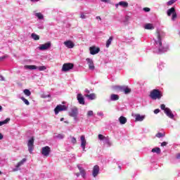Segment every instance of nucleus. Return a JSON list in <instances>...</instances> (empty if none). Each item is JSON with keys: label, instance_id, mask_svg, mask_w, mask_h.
Wrapping results in <instances>:
<instances>
[{"label": "nucleus", "instance_id": "nucleus-15", "mask_svg": "<svg viewBox=\"0 0 180 180\" xmlns=\"http://www.w3.org/2000/svg\"><path fill=\"white\" fill-rule=\"evenodd\" d=\"M89 50L91 56H95V54H98L101 51V49L96 48V46H91L89 48Z\"/></svg>", "mask_w": 180, "mask_h": 180}, {"label": "nucleus", "instance_id": "nucleus-44", "mask_svg": "<svg viewBox=\"0 0 180 180\" xmlns=\"http://www.w3.org/2000/svg\"><path fill=\"white\" fill-rule=\"evenodd\" d=\"M97 116H100L101 117H103V112L100 111L97 112Z\"/></svg>", "mask_w": 180, "mask_h": 180}, {"label": "nucleus", "instance_id": "nucleus-61", "mask_svg": "<svg viewBox=\"0 0 180 180\" xmlns=\"http://www.w3.org/2000/svg\"><path fill=\"white\" fill-rule=\"evenodd\" d=\"M64 120V118H60V122H63Z\"/></svg>", "mask_w": 180, "mask_h": 180}, {"label": "nucleus", "instance_id": "nucleus-19", "mask_svg": "<svg viewBox=\"0 0 180 180\" xmlns=\"http://www.w3.org/2000/svg\"><path fill=\"white\" fill-rule=\"evenodd\" d=\"M81 140V148H82L83 151H85V147L86 146V140L85 139V136L82 135L80 137Z\"/></svg>", "mask_w": 180, "mask_h": 180}, {"label": "nucleus", "instance_id": "nucleus-41", "mask_svg": "<svg viewBox=\"0 0 180 180\" xmlns=\"http://www.w3.org/2000/svg\"><path fill=\"white\" fill-rule=\"evenodd\" d=\"M94 115V111H92V110H89L88 112H87V116L89 117H91V116H92Z\"/></svg>", "mask_w": 180, "mask_h": 180}, {"label": "nucleus", "instance_id": "nucleus-24", "mask_svg": "<svg viewBox=\"0 0 180 180\" xmlns=\"http://www.w3.org/2000/svg\"><path fill=\"white\" fill-rule=\"evenodd\" d=\"M86 98H88V99H90V101H94V99H96V95H95V94H86Z\"/></svg>", "mask_w": 180, "mask_h": 180}, {"label": "nucleus", "instance_id": "nucleus-63", "mask_svg": "<svg viewBox=\"0 0 180 180\" xmlns=\"http://www.w3.org/2000/svg\"><path fill=\"white\" fill-rule=\"evenodd\" d=\"M50 96H51L50 94H49V95H48V98H50Z\"/></svg>", "mask_w": 180, "mask_h": 180}, {"label": "nucleus", "instance_id": "nucleus-1", "mask_svg": "<svg viewBox=\"0 0 180 180\" xmlns=\"http://www.w3.org/2000/svg\"><path fill=\"white\" fill-rule=\"evenodd\" d=\"M162 37H164V33L158 32L156 38L154 39V45L152 49L155 54H162L169 51V45L162 43Z\"/></svg>", "mask_w": 180, "mask_h": 180}, {"label": "nucleus", "instance_id": "nucleus-11", "mask_svg": "<svg viewBox=\"0 0 180 180\" xmlns=\"http://www.w3.org/2000/svg\"><path fill=\"white\" fill-rule=\"evenodd\" d=\"M118 89L121 92H124V94H125V95H127V94H130V92H131V89L130 88H129L127 86H118Z\"/></svg>", "mask_w": 180, "mask_h": 180}, {"label": "nucleus", "instance_id": "nucleus-54", "mask_svg": "<svg viewBox=\"0 0 180 180\" xmlns=\"http://www.w3.org/2000/svg\"><path fill=\"white\" fill-rule=\"evenodd\" d=\"M176 158L177 160H179V159H180V153H178V154L176 155Z\"/></svg>", "mask_w": 180, "mask_h": 180}, {"label": "nucleus", "instance_id": "nucleus-28", "mask_svg": "<svg viewBox=\"0 0 180 180\" xmlns=\"http://www.w3.org/2000/svg\"><path fill=\"white\" fill-rule=\"evenodd\" d=\"M11 122V118H6L4 121H0V126H4V124H8Z\"/></svg>", "mask_w": 180, "mask_h": 180}, {"label": "nucleus", "instance_id": "nucleus-50", "mask_svg": "<svg viewBox=\"0 0 180 180\" xmlns=\"http://www.w3.org/2000/svg\"><path fill=\"white\" fill-rule=\"evenodd\" d=\"M6 57H7L6 56H1V57H0L1 61L5 60V58H6Z\"/></svg>", "mask_w": 180, "mask_h": 180}, {"label": "nucleus", "instance_id": "nucleus-18", "mask_svg": "<svg viewBox=\"0 0 180 180\" xmlns=\"http://www.w3.org/2000/svg\"><path fill=\"white\" fill-rule=\"evenodd\" d=\"M77 99L79 105H85V98H84V96H82V94H78L77 95Z\"/></svg>", "mask_w": 180, "mask_h": 180}, {"label": "nucleus", "instance_id": "nucleus-26", "mask_svg": "<svg viewBox=\"0 0 180 180\" xmlns=\"http://www.w3.org/2000/svg\"><path fill=\"white\" fill-rule=\"evenodd\" d=\"M113 40V37H110L106 41L105 44V47H107V49L109 47V46H110V44H112V41Z\"/></svg>", "mask_w": 180, "mask_h": 180}, {"label": "nucleus", "instance_id": "nucleus-39", "mask_svg": "<svg viewBox=\"0 0 180 180\" xmlns=\"http://www.w3.org/2000/svg\"><path fill=\"white\" fill-rule=\"evenodd\" d=\"M155 136L158 139H161V137H164L165 136V134H162L161 132H158Z\"/></svg>", "mask_w": 180, "mask_h": 180}, {"label": "nucleus", "instance_id": "nucleus-42", "mask_svg": "<svg viewBox=\"0 0 180 180\" xmlns=\"http://www.w3.org/2000/svg\"><path fill=\"white\" fill-rule=\"evenodd\" d=\"M160 109L162 110H164V112H165V110L166 109H169L168 108H165V105H164V104H162L161 105H160Z\"/></svg>", "mask_w": 180, "mask_h": 180}, {"label": "nucleus", "instance_id": "nucleus-59", "mask_svg": "<svg viewBox=\"0 0 180 180\" xmlns=\"http://www.w3.org/2000/svg\"><path fill=\"white\" fill-rule=\"evenodd\" d=\"M119 6H120V4H119V3L116 4H115V8H119Z\"/></svg>", "mask_w": 180, "mask_h": 180}, {"label": "nucleus", "instance_id": "nucleus-20", "mask_svg": "<svg viewBox=\"0 0 180 180\" xmlns=\"http://www.w3.org/2000/svg\"><path fill=\"white\" fill-rule=\"evenodd\" d=\"M63 44L66 47H68V49H74L75 44L72 43V41H70V40L65 41H64Z\"/></svg>", "mask_w": 180, "mask_h": 180}, {"label": "nucleus", "instance_id": "nucleus-55", "mask_svg": "<svg viewBox=\"0 0 180 180\" xmlns=\"http://www.w3.org/2000/svg\"><path fill=\"white\" fill-rule=\"evenodd\" d=\"M0 78L1 79V81H5V77L4 76L0 75Z\"/></svg>", "mask_w": 180, "mask_h": 180}, {"label": "nucleus", "instance_id": "nucleus-21", "mask_svg": "<svg viewBox=\"0 0 180 180\" xmlns=\"http://www.w3.org/2000/svg\"><path fill=\"white\" fill-rule=\"evenodd\" d=\"M118 121L120 122V124H126V123H127V118H126L124 116H120Z\"/></svg>", "mask_w": 180, "mask_h": 180}, {"label": "nucleus", "instance_id": "nucleus-3", "mask_svg": "<svg viewBox=\"0 0 180 180\" xmlns=\"http://www.w3.org/2000/svg\"><path fill=\"white\" fill-rule=\"evenodd\" d=\"M27 147H28V151L30 154L33 153V150H34V138L32 137L30 139L27 141Z\"/></svg>", "mask_w": 180, "mask_h": 180}, {"label": "nucleus", "instance_id": "nucleus-22", "mask_svg": "<svg viewBox=\"0 0 180 180\" xmlns=\"http://www.w3.org/2000/svg\"><path fill=\"white\" fill-rule=\"evenodd\" d=\"M144 29H146V30H154L155 27L153 24L148 23L144 25Z\"/></svg>", "mask_w": 180, "mask_h": 180}, {"label": "nucleus", "instance_id": "nucleus-31", "mask_svg": "<svg viewBox=\"0 0 180 180\" xmlns=\"http://www.w3.org/2000/svg\"><path fill=\"white\" fill-rule=\"evenodd\" d=\"M65 137V135L64 134H58L55 136L56 139H58V140H63Z\"/></svg>", "mask_w": 180, "mask_h": 180}, {"label": "nucleus", "instance_id": "nucleus-7", "mask_svg": "<svg viewBox=\"0 0 180 180\" xmlns=\"http://www.w3.org/2000/svg\"><path fill=\"white\" fill-rule=\"evenodd\" d=\"M67 109L68 108L65 105H58L54 109L55 115H58L60 112H63V110H67Z\"/></svg>", "mask_w": 180, "mask_h": 180}, {"label": "nucleus", "instance_id": "nucleus-46", "mask_svg": "<svg viewBox=\"0 0 180 180\" xmlns=\"http://www.w3.org/2000/svg\"><path fill=\"white\" fill-rule=\"evenodd\" d=\"M167 144H168V143L166 142V141H164V142H162V143H161V146H162V147H165V146H167Z\"/></svg>", "mask_w": 180, "mask_h": 180}, {"label": "nucleus", "instance_id": "nucleus-25", "mask_svg": "<svg viewBox=\"0 0 180 180\" xmlns=\"http://www.w3.org/2000/svg\"><path fill=\"white\" fill-rule=\"evenodd\" d=\"M110 101H119V95L117 94H111L110 96Z\"/></svg>", "mask_w": 180, "mask_h": 180}, {"label": "nucleus", "instance_id": "nucleus-47", "mask_svg": "<svg viewBox=\"0 0 180 180\" xmlns=\"http://www.w3.org/2000/svg\"><path fill=\"white\" fill-rule=\"evenodd\" d=\"M154 113H155V115H157V114H158V113H160V109H155V110H154Z\"/></svg>", "mask_w": 180, "mask_h": 180}, {"label": "nucleus", "instance_id": "nucleus-48", "mask_svg": "<svg viewBox=\"0 0 180 180\" xmlns=\"http://www.w3.org/2000/svg\"><path fill=\"white\" fill-rule=\"evenodd\" d=\"M143 11H144L145 12H150V8H147V7L143 8Z\"/></svg>", "mask_w": 180, "mask_h": 180}, {"label": "nucleus", "instance_id": "nucleus-34", "mask_svg": "<svg viewBox=\"0 0 180 180\" xmlns=\"http://www.w3.org/2000/svg\"><path fill=\"white\" fill-rule=\"evenodd\" d=\"M25 67H26V68H28L29 70H37V66H36L34 65H26Z\"/></svg>", "mask_w": 180, "mask_h": 180}, {"label": "nucleus", "instance_id": "nucleus-56", "mask_svg": "<svg viewBox=\"0 0 180 180\" xmlns=\"http://www.w3.org/2000/svg\"><path fill=\"white\" fill-rule=\"evenodd\" d=\"M84 92H86V94H89V90L88 89H86L85 90H84Z\"/></svg>", "mask_w": 180, "mask_h": 180}, {"label": "nucleus", "instance_id": "nucleus-23", "mask_svg": "<svg viewBox=\"0 0 180 180\" xmlns=\"http://www.w3.org/2000/svg\"><path fill=\"white\" fill-rule=\"evenodd\" d=\"M118 5H120V6H122V8H127L129 6V3L122 1L118 3Z\"/></svg>", "mask_w": 180, "mask_h": 180}, {"label": "nucleus", "instance_id": "nucleus-36", "mask_svg": "<svg viewBox=\"0 0 180 180\" xmlns=\"http://www.w3.org/2000/svg\"><path fill=\"white\" fill-rule=\"evenodd\" d=\"M37 70H38V71H44L47 70V68L46 66H39L37 68Z\"/></svg>", "mask_w": 180, "mask_h": 180}, {"label": "nucleus", "instance_id": "nucleus-49", "mask_svg": "<svg viewBox=\"0 0 180 180\" xmlns=\"http://www.w3.org/2000/svg\"><path fill=\"white\" fill-rule=\"evenodd\" d=\"M125 20L127 22H129V20H130V16H129V15L125 16Z\"/></svg>", "mask_w": 180, "mask_h": 180}, {"label": "nucleus", "instance_id": "nucleus-57", "mask_svg": "<svg viewBox=\"0 0 180 180\" xmlns=\"http://www.w3.org/2000/svg\"><path fill=\"white\" fill-rule=\"evenodd\" d=\"M2 139H4V135H2V134L0 133V140H2Z\"/></svg>", "mask_w": 180, "mask_h": 180}, {"label": "nucleus", "instance_id": "nucleus-5", "mask_svg": "<svg viewBox=\"0 0 180 180\" xmlns=\"http://www.w3.org/2000/svg\"><path fill=\"white\" fill-rule=\"evenodd\" d=\"M74 68V63H64L62 67L63 72H68V71L72 70Z\"/></svg>", "mask_w": 180, "mask_h": 180}, {"label": "nucleus", "instance_id": "nucleus-2", "mask_svg": "<svg viewBox=\"0 0 180 180\" xmlns=\"http://www.w3.org/2000/svg\"><path fill=\"white\" fill-rule=\"evenodd\" d=\"M149 96L153 101H156L162 98V93L159 89H153L150 91Z\"/></svg>", "mask_w": 180, "mask_h": 180}, {"label": "nucleus", "instance_id": "nucleus-6", "mask_svg": "<svg viewBox=\"0 0 180 180\" xmlns=\"http://www.w3.org/2000/svg\"><path fill=\"white\" fill-rule=\"evenodd\" d=\"M51 152V148L49 146H44L41 148V154L44 155V157H49L50 155V153Z\"/></svg>", "mask_w": 180, "mask_h": 180}, {"label": "nucleus", "instance_id": "nucleus-14", "mask_svg": "<svg viewBox=\"0 0 180 180\" xmlns=\"http://www.w3.org/2000/svg\"><path fill=\"white\" fill-rule=\"evenodd\" d=\"M69 116L71 117H75L78 116V108L77 107H73L70 109V112H69Z\"/></svg>", "mask_w": 180, "mask_h": 180}, {"label": "nucleus", "instance_id": "nucleus-35", "mask_svg": "<svg viewBox=\"0 0 180 180\" xmlns=\"http://www.w3.org/2000/svg\"><path fill=\"white\" fill-rule=\"evenodd\" d=\"M20 99L24 102V103H25V105H27V106H29V105H30L29 101L25 98V97H20Z\"/></svg>", "mask_w": 180, "mask_h": 180}, {"label": "nucleus", "instance_id": "nucleus-13", "mask_svg": "<svg viewBox=\"0 0 180 180\" xmlns=\"http://www.w3.org/2000/svg\"><path fill=\"white\" fill-rule=\"evenodd\" d=\"M86 61H87V64L89 66V69L90 70V71H94L95 70V65L94 64V60L87 58L86 59Z\"/></svg>", "mask_w": 180, "mask_h": 180}, {"label": "nucleus", "instance_id": "nucleus-64", "mask_svg": "<svg viewBox=\"0 0 180 180\" xmlns=\"http://www.w3.org/2000/svg\"><path fill=\"white\" fill-rule=\"evenodd\" d=\"M65 123H68V122L65 121Z\"/></svg>", "mask_w": 180, "mask_h": 180}, {"label": "nucleus", "instance_id": "nucleus-9", "mask_svg": "<svg viewBox=\"0 0 180 180\" xmlns=\"http://www.w3.org/2000/svg\"><path fill=\"white\" fill-rule=\"evenodd\" d=\"M50 47H51V42L49 41V42H46V44H41L38 47V49L41 51H44V50H49V49H50Z\"/></svg>", "mask_w": 180, "mask_h": 180}, {"label": "nucleus", "instance_id": "nucleus-60", "mask_svg": "<svg viewBox=\"0 0 180 180\" xmlns=\"http://www.w3.org/2000/svg\"><path fill=\"white\" fill-rule=\"evenodd\" d=\"M0 112H2V105H0Z\"/></svg>", "mask_w": 180, "mask_h": 180}, {"label": "nucleus", "instance_id": "nucleus-30", "mask_svg": "<svg viewBox=\"0 0 180 180\" xmlns=\"http://www.w3.org/2000/svg\"><path fill=\"white\" fill-rule=\"evenodd\" d=\"M152 153H156V154H161V149L158 147L153 148L151 150Z\"/></svg>", "mask_w": 180, "mask_h": 180}, {"label": "nucleus", "instance_id": "nucleus-43", "mask_svg": "<svg viewBox=\"0 0 180 180\" xmlns=\"http://www.w3.org/2000/svg\"><path fill=\"white\" fill-rule=\"evenodd\" d=\"M80 18L81 19H86V15H85V14H84V13H80Z\"/></svg>", "mask_w": 180, "mask_h": 180}, {"label": "nucleus", "instance_id": "nucleus-29", "mask_svg": "<svg viewBox=\"0 0 180 180\" xmlns=\"http://www.w3.org/2000/svg\"><path fill=\"white\" fill-rule=\"evenodd\" d=\"M31 37L32 39H33V40H40V36H39L36 33H32L31 34Z\"/></svg>", "mask_w": 180, "mask_h": 180}, {"label": "nucleus", "instance_id": "nucleus-12", "mask_svg": "<svg viewBox=\"0 0 180 180\" xmlns=\"http://www.w3.org/2000/svg\"><path fill=\"white\" fill-rule=\"evenodd\" d=\"M27 161V159L23 158L21 161L17 163V165H15V168H14L13 171H14V172L16 171H19V169H20V167H22V165H23V164H25V162H26Z\"/></svg>", "mask_w": 180, "mask_h": 180}, {"label": "nucleus", "instance_id": "nucleus-16", "mask_svg": "<svg viewBox=\"0 0 180 180\" xmlns=\"http://www.w3.org/2000/svg\"><path fill=\"white\" fill-rule=\"evenodd\" d=\"M166 116L167 117H169V119H175V115H174V113H172V111L169 108H166L165 112Z\"/></svg>", "mask_w": 180, "mask_h": 180}, {"label": "nucleus", "instance_id": "nucleus-52", "mask_svg": "<svg viewBox=\"0 0 180 180\" xmlns=\"http://www.w3.org/2000/svg\"><path fill=\"white\" fill-rule=\"evenodd\" d=\"M38 29L43 30L44 29V27H43V25H38Z\"/></svg>", "mask_w": 180, "mask_h": 180}, {"label": "nucleus", "instance_id": "nucleus-40", "mask_svg": "<svg viewBox=\"0 0 180 180\" xmlns=\"http://www.w3.org/2000/svg\"><path fill=\"white\" fill-rule=\"evenodd\" d=\"M71 138V143H72V144H77V139H75V137H70Z\"/></svg>", "mask_w": 180, "mask_h": 180}, {"label": "nucleus", "instance_id": "nucleus-17", "mask_svg": "<svg viewBox=\"0 0 180 180\" xmlns=\"http://www.w3.org/2000/svg\"><path fill=\"white\" fill-rule=\"evenodd\" d=\"M98 174H99V166L95 165L92 170V176H94V178H96V176H98Z\"/></svg>", "mask_w": 180, "mask_h": 180}, {"label": "nucleus", "instance_id": "nucleus-33", "mask_svg": "<svg viewBox=\"0 0 180 180\" xmlns=\"http://www.w3.org/2000/svg\"><path fill=\"white\" fill-rule=\"evenodd\" d=\"M35 16H37V18H38V19H39L40 20H41V19H44V16H43V14H41V13H36Z\"/></svg>", "mask_w": 180, "mask_h": 180}, {"label": "nucleus", "instance_id": "nucleus-27", "mask_svg": "<svg viewBox=\"0 0 180 180\" xmlns=\"http://www.w3.org/2000/svg\"><path fill=\"white\" fill-rule=\"evenodd\" d=\"M104 144H106L108 147H110L112 146V142H110V140L109 139L108 137L104 139Z\"/></svg>", "mask_w": 180, "mask_h": 180}, {"label": "nucleus", "instance_id": "nucleus-4", "mask_svg": "<svg viewBox=\"0 0 180 180\" xmlns=\"http://www.w3.org/2000/svg\"><path fill=\"white\" fill-rule=\"evenodd\" d=\"M167 16H172V20H175L177 18L176 11H175V7H172L171 8L168 9L167 11Z\"/></svg>", "mask_w": 180, "mask_h": 180}, {"label": "nucleus", "instance_id": "nucleus-8", "mask_svg": "<svg viewBox=\"0 0 180 180\" xmlns=\"http://www.w3.org/2000/svg\"><path fill=\"white\" fill-rule=\"evenodd\" d=\"M77 168L80 173H76L75 174L76 176L78 177L79 176V175H81L82 178H85V176H86V172H85V169H84V168L81 167V165H77Z\"/></svg>", "mask_w": 180, "mask_h": 180}, {"label": "nucleus", "instance_id": "nucleus-53", "mask_svg": "<svg viewBox=\"0 0 180 180\" xmlns=\"http://www.w3.org/2000/svg\"><path fill=\"white\" fill-rule=\"evenodd\" d=\"M96 19H97V20H102V18H101V16H96Z\"/></svg>", "mask_w": 180, "mask_h": 180}, {"label": "nucleus", "instance_id": "nucleus-37", "mask_svg": "<svg viewBox=\"0 0 180 180\" xmlns=\"http://www.w3.org/2000/svg\"><path fill=\"white\" fill-rule=\"evenodd\" d=\"M176 2V0H169L167 3V5L168 6L173 5V4H175Z\"/></svg>", "mask_w": 180, "mask_h": 180}, {"label": "nucleus", "instance_id": "nucleus-51", "mask_svg": "<svg viewBox=\"0 0 180 180\" xmlns=\"http://www.w3.org/2000/svg\"><path fill=\"white\" fill-rule=\"evenodd\" d=\"M73 119L75 122H78V116L73 117Z\"/></svg>", "mask_w": 180, "mask_h": 180}, {"label": "nucleus", "instance_id": "nucleus-38", "mask_svg": "<svg viewBox=\"0 0 180 180\" xmlns=\"http://www.w3.org/2000/svg\"><path fill=\"white\" fill-rule=\"evenodd\" d=\"M106 136L102 135V134H98V139L101 140V141H104L106 139Z\"/></svg>", "mask_w": 180, "mask_h": 180}, {"label": "nucleus", "instance_id": "nucleus-45", "mask_svg": "<svg viewBox=\"0 0 180 180\" xmlns=\"http://www.w3.org/2000/svg\"><path fill=\"white\" fill-rule=\"evenodd\" d=\"M101 2H105V4H111L110 0H101Z\"/></svg>", "mask_w": 180, "mask_h": 180}, {"label": "nucleus", "instance_id": "nucleus-58", "mask_svg": "<svg viewBox=\"0 0 180 180\" xmlns=\"http://www.w3.org/2000/svg\"><path fill=\"white\" fill-rule=\"evenodd\" d=\"M31 1V2H39V1H40V0H30Z\"/></svg>", "mask_w": 180, "mask_h": 180}, {"label": "nucleus", "instance_id": "nucleus-32", "mask_svg": "<svg viewBox=\"0 0 180 180\" xmlns=\"http://www.w3.org/2000/svg\"><path fill=\"white\" fill-rule=\"evenodd\" d=\"M23 93L26 96H30L32 95V92H30V90L27 89H24Z\"/></svg>", "mask_w": 180, "mask_h": 180}, {"label": "nucleus", "instance_id": "nucleus-10", "mask_svg": "<svg viewBox=\"0 0 180 180\" xmlns=\"http://www.w3.org/2000/svg\"><path fill=\"white\" fill-rule=\"evenodd\" d=\"M132 117L135 118V122H143L146 119V115H141L140 114H131Z\"/></svg>", "mask_w": 180, "mask_h": 180}, {"label": "nucleus", "instance_id": "nucleus-62", "mask_svg": "<svg viewBox=\"0 0 180 180\" xmlns=\"http://www.w3.org/2000/svg\"><path fill=\"white\" fill-rule=\"evenodd\" d=\"M118 168H119L120 169H122V166H118Z\"/></svg>", "mask_w": 180, "mask_h": 180}]
</instances>
